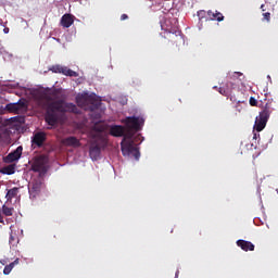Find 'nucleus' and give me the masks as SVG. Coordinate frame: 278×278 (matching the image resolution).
Here are the masks:
<instances>
[{"label": "nucleus", "instance_id": "obj_33", "mask_svg": "<svg viewBox=\"0 0 278 278\" xmlns=\"http://www.w3.org/2000/svg\"><path fill=\"white\" fill-rule=\"evenodd\" d=\"M201 14H205V11H199L198 16H201Z\"/></svg>", "mask_w": 278, "mask_h": 278}, {"label": "nucleus", "instance_id": "obj_29", "mask_svg": "<svg viewBox=\"0 0 278 278\" xmlns=\"http://www.w3.org/2000/svg\"><path fill=\"white\" fill-rule=\"evenodd\" d=\"M127 18H129V16L127 14H122L121 21H127Z\"/></svg>", "mask_w": 278, "mask_h": 278}, {"label": "nucleus", "instance_id": "obj_6", "mask_svg": "<svg viewBox=\"0 0 278 278\" xmlns=\"http://www.w3.org/2000/svg\"><path fill=\"white\" fill-rule=\"evenodd\" d=\"M89 156L93 162H97V160L101 157V146H99V142H97V140L90 142Z\"/></svg>", "mask_w": 278, "mask_h": 278}, {"label": "nucleus", "instance_id": "obj_26", "mask_svg": "<svg viewBox=\"0 0 278 278\" xmlns=\"http://www.w3.org/2000/svg\"><path fill=\"white\" fill-rule=\"evenodd\" d=\"M250 105H252V108L257 106V100L253 97L250 98Z\"/></svg>", "mask_w": 278, "mask_h": 278}, {"label": "nucleus", "instance_id": "obj_22", "mask_svg": "<svg viewBox=\"0 0 278 278\" xmlns=\"http://www.w3.org/2000/svg\"><path fill=\"white\" fill-rule=\"evenodd\" d=\"M3 175H14L16 173V165L11 164L2 168Z\"/></svg>", "mask_w": 278, "mask_h": 278}, {"label": "nucleus", "instance_id": "obj_21", "mask_svg": "<svg viewBox=\"0 0 278 278\" xmlns=\"http://www.w3.org/2000/svg\"><path fill=\"white\" fill-rule=\"evenodd\" d=\"M25 108V102H18V103H13L8 105V111L9 112H18L20 110H23Z\"/></svg>", "mask_w": 278, "mask_h": 278}, {"label": "nucleus", "instance_id": "obj_30", "mask_svg": "<svg viewBox=\"0 0 278 278\" xmlns=\"http://www.w3.org/2000/svg\"><path fill=\"white\" fill-rule=\"evenodd\" d=\"M93 129L96 131H99V134H101V131H103V128L102 127H98V126H94Z\"/></svg>", "mask_w": 278, "mask_h": 278}, {"label": "nucleus", "instance_id": "obj_11", "mask_svg": "<svg viewBox=\"0 0 278 278\" xmlns=\"http://www.w3.org/2000/svg\"><path fill=\"white\" fill-rule=\"evenodd\" d=\"M62 144H64V147H74V149L81 147V142L79 141V139L73 136L62 139Z\"/></svg>", "mask_w": 278, "mask_h": 278}, {"label": "nucleus", "instance_id": "obj_4", "mask_svg": "<svg viewBox=\"0 0 278 278\" xmlns=\"http://www.w3.org/2000/svg\"><path fill=\"white\" fill-rule=\"evenodd\" d=\"M76 103L78 108H83L84 110H90L91 112H94V110H98L99 108V102L97 101V98L88 93L78 94L76 97Z\"/></svg>", "mask_w": 278, "mask_h": 278}, {"label": "nucleus", "instance_id": "obj_12", "mask_svg": "<svg viewBox=\"0 0 278 278\" xmlns=\"http://www.w3.org/2000/svg\"><path fill=\"white\" fill-rule=\"evenodd\" d=\"M47 141V134L40 131V132H36L31 139L33 144H35V147H42V144H45V142Z\"/></svg>", "mask_w": 278, "mask_h": 278}, {"label": "nucleus", "instance_id": "obj_9", "mask_svg": "<svg viewBox=\"0 0 278 278\" xmlns=\"http://www.w3.org/2000/svg\"><path fill=\"white\" fill-rule=\"evenodd\" d=\"M268 118L269 117H266V115H262V113H260L255 119L254 129L257 131H264L266 123H268Z\"/></svg>", "mask_w": 278, "mask_h": 278}, {"label": "nucleus", "instance_id": "obj_14", "mask_svg": "<svg viewBox=\"0 0 278 278\" xmlns=\"http://www.w3.org/2000/svg\"><path fill=\"white\" fill-rule=\"evenodd\" d=\"M237 247H239L242 251H255V245L251 241L247 240H238Z\"/></svg>", "mask_w": 278, "mask_h": 278}, {"label": "nucleus", "instance_id": "obj_19", "mask_svg": "<svg viewBox=\"0 0 278 278\" xmlns=\"http://www.w3.org/2000/svg\"><path fill=\"white\" fill-rule=\"evenodd\" d=\"M207 16L211 21H218V23H220V21L225 20V16H223V13L218 12V11H207Z\"/></svg>", "mask_w": 278, "mask_h": 278}, {"label": "nucleus", "instance_id": "obj_35", "mask_svg": "<svg viewBox=\"0 0 278 278\" xmlns=\"http://www.w3.org/2000/svg\"><path fill=\"white\" fill-rule=\"evenodd\" d=\"M179 277V270L176 271V278Z\"/></svg>", "mask_w": 278, "mask_h": 278}, {"label": "nucleus", "instance_id": "obj_24", "mask_svg": "<svg viewBox=\"0 0 278 278\" xmlns=\"http://www.w3.org/2000/svg\"><path fill=\"white\" fill-rule=\"evenodd\" d=\"M219 93L223 94L224 97H229L230 91L220 87L219 88Z\"/></svg>", "mask_w": 278, "mask_h": 278}, {"label": "nucleus", "instance_id": "obj_18", "mask_svg": "<svg viewBox=\"0 0 278 278\" xmlns=\"http://www.w3.org/2000/svg\"><path fill=\"white\" fill-rule=\"evenodd\" d=\"M11 232H10V238H9V244L11 247V249H16L18 247V235L16 232H14V230H12V227H10Z\"/></svg>", "mask_w": 278, "mask_h": 278}, {"label": "nucleus", "instance_id": "obj_1", "mask_svg": "<svg viewBox=\"0 0 278 278\" xmlns=\"http://www.w3.org/2000/svg\"><path fill=\"white\" fill-rule=\"evenodd\" d=\"M46 99L48 103L46 106L45 121L50 127H55L67 112H77V105L74 103L66 102L63 99L53 100L51 97H47Z\"/></svg>", "mask_w": 278, "mask_h": 278}, {"label": "nucleus", "instance_id": "obj_17", "mask_svg": "<svg viewBox=\"0 0 278 278\" xmlns=\"http://www.w3.org/2000/svg\"><path fill=\"white\" fill-rule=\"evenodd\" d=\"M230 81L229 84L231 86H238V84H240V81H242V79L240 77H243V74L240 72H233L232 74L228 75Z\"/></svg>", "mask_w": 278, "mask_h": 278}, {"label": "nucleus", "instance_id": "obj_31", "mask_svg": "<svg viewBox=\"0 0 278 278\" xmlns=\"http://www.w3.org/2000/svg\"><path fill=\"white\" fill-rule=\"evenodd\" d=\"M0 223L3 225L5 222L3 220V215H1V208H0Z\"/></svg>", "mask_w": 278, "mask_h": 278}, {"label": "nucleus", "instance_id": "obj_15", "mask_svg": "<svg viewBox=\"0 0 278 278\" xmlns=\"http://www.w3.org/2000/svg\"><path fill=\"white\" fill-rule=\"evenodd\" d=\"M75 23V16L66 13L61 17V25L62 27H65V29H68Z\"/></svg>", "mask_w": 278, "mask_h": 278}, {"label": "nucleus", "instance_id": "obj_7", "mask_svg": "<svg viewBox=\"0 0 278 278\" xmlns=\"http://www.w3.org/2000/svg\"><path fill=\"white\" fill-rule=\"evenodd\" d=\"M31 170L34 173H47V165L45 163V157L40 156L36 159L31 164Z\"/></svg>", "mask_w": 278, "mask_h": 278}, {"label": "nucleus", "instance_id": "obj_27", "mask_svg": "<svg viewBox=\"0 0 278 278\" xmlns=\"http://www.w3.org/2000/svg\"><path fill=\"white\" fill-rule=\"evenodd\" d=\"M3 273H4V275H10V274L12 273L11 267H9V265H7V266L4 267V269H3Z\"/></svg>", "mask_w": 278, "mask_h": 278}, {"label": "nucleus", "instance_id": "obj_28", "mask_svg": "<svg viewBox=\"0 0 278 278\" xmlns=\"http://www.w3.org/2000/svg\"><path fill=\"white\" fill-rule=\"evenodd\" d=\"M18 265V258H16L14 262L10 263L8 266L12 268H14V266Z\"/></svg>", "mask_w": 278, "mask_h": 278}, {"label": "nucleus", "instance_id": "obj_25", "mask_svg": "<svg viewBox=\"0 0 278 278\" xmlns=\"http://www.w3.org/2000/svg\"><path fill=\"white\" fill-rule=\"evenodd\" d=\"M263 21L270 23V12L263 13Z\"/></svg>", "mask_w": 278, "mask_h": 278}, {"label": "nucleus", "instance_id": "obj_8", "mask_svg": "<svg viewBox=\"0 0 278 278\" xmlns=\"http://www.w3.org/2000/svg\"><path fill=\"white\" fill-rule=\"evenodd\" d=\"M40 190H42V182L38 179H34L31 182H29L28 191L30 197H36L40 193Z\"/></svg>", "mask_w": 278, "mask_h": 278}, {"label": "nucleus", "instance_id": "obj_20", "mask_svg": "<svg viewBox=\"0 0 278 278\" xmlns=\"http://www.w3.org/2000/svg\"><path fill=\"white\" fill-rule=\"evenodd\" d=\"M16 197H18V187H14L12 189H9L7 194H5L7 201H12V199H16Z\"/></svg>", "mask_w": 278, "mask_h": 278}, {"label": "nucleus", "instance_id": "obj_13", "mask_svg": "<svg viewBox=\"0 0 278 278\" xmlns=\"http://www.w3.org/2000/svg\"><path fill=\"white\" fill-rule=\"evenodd\" d=\"M22 155H23V147L20 146L16 148V150H14L13 152L7 155V162H16L21 160Z\"/></svg>", "mask_w": 278, "mask_h": 278}, {"label": "nucleus", "instance_id": "obj_36", "mask_svg": "<svg viewBox=\"0 0 278 278\" xmlns=\"http://www.w3.org/2000/svg\"><path fill=\"white\" fill-rule=\"evenodd\" d=\"M1 138H2V136H1V134H0V140H1Z\"/></svg>", "mask_w": 278, "mask_h": 278}, {"label": "nucleus", "instance_id": "obj_3", "mask_svg": "<svg viewBox=\"0 0 278 278\" xmlns=\"http://www.w3.org/2000/svg\"><path fill=\"white\" fill-rule=\"evenodd\" d=\"M162 29L165 30L163 38L166 40L165 45H177L184 40L181 29H179V22L177 18L166 20L162 25Z\"/></svg>", "mask_w": 278, "mask_h": 278}, {"label": "nucleus", "instance_id": "obj_32", "mask_svg": "<svg viewBox=\"0 0 278 278\" xmlns=\"http://www.w3.org/2000/svg\"><path fill=\"white\" fill-rule=\"evenodd\" d=\"M3 31H4V34H10V28L5 27V28L3 29Z\"/></svg>", "mask_w": 278, "mask_h": 278}, {"label": "nucleus", "instance_id": "obj_16", "mask_svg": "<svg viewBox=\"0 0 278 278\" xmlns=\"http://www.w3.org/2000/svg\"><path fill=\"white\" fill-rule=\"evenodd\" d=\"M124 123L127 125V127H129L130 129H140V121L138 119V117H126V121H124Z\"/></svg>", "mask_w": 278, "mask_h": 278}, {"label": "nucleus", "instance_id": "obj_5", "mask_svg": "<svg viewBox=\"0 0 278 278\" xmlns=\"http://www.w3.org/2000/svg\"><path fill=\"white\" fill-rule=\"evenodd\" d=\"M49 71L52 73H59L61 75H65V77H79V73L62 65H52Z\"/></svg>", "mask_w": 278, "mask_h": 278}, {"label": "nucleus", "instance_id": "obj_2", "mask_svg": "<svg viewBox=\"0 0 278 278\" xmlns=\"http://www.w3.org/2000/svg\"><path fill=\"white\" fill-rule=\"evenodd\" d=\"M110 135L113 138H123L121 142L122 153L128 157H135V160H140V150L136 147L134 140H131V135H125V127L122 125H112L110 127Z\"/></svg>", "mask_w": 278, "mask_h": 278}, {"label": "nucleus", "instance_id": "obj_34", "mask_svg": "<svg viewBox=\"0 0 278 278\" xmlns=\"http://www.w3.org/2000/svg\"><path fill=\"white\" fill-rule=\"evenodd\" d=\"M264 8H265V5H264V4H262V5H261V9L263 10V12L265 11V10H264Z\"/></svg>", "mask_w": 278, "mask_h": 278}, {"label": "nucleus", "instance_id": "obj_23", "mask_svg": "<svg viewBox=\"0 0 278 278\" xmlns=\"http://www.w3.org/2000/svg\"><path fill=\"white\" fill-rule=\"evenodd\" d=\"M2 214L4 216H13L14 214V207H9L8 205H2Z\"/></svg>", "mask_w": 278, "mask_h": 278}, {"label": "nucleus", "instance_id": "obj_10", "mask_svg": "<svg viewBox=\"0 0 278 278\" xmlns=\"http://www.w3.org/2000/svg\"><path fill=\"white\" fill-rule=\"evenodd\" d=\"M274 112H275V101L268 100L264 105L262 112H260V114H262L263 116H266L267 118H270V115Z\"/></svg>", "mask_w": 278, "mask_h": 278}]
</instances>
